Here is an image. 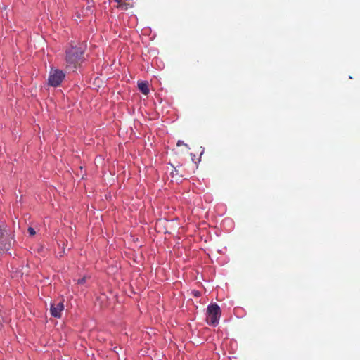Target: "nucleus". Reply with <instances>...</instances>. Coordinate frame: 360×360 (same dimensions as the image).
Here are the masks:
<instances>
[{"instance_id": "14", "label": "nucleus", "mask_w": 360, "mask_h": 360, "mask_svg": "<svg viewBox=\"0 0 360 360\" xmlns=\"http://www.w3.org/2000/svg\"><path fill=\"white\" fill-rule=\"evenodd\" d=\"M117 3H121L122 0H115Z\"/></svg>"}, {"instance_id": "5", "label": "nucleus", "mask_w": 360, "mask_h": 360, "mask_svg": "<svg viewBox=\"0 0 360 360\" xmlns=\"http://www.w3.org/2000/svg\"><path fill=\"white\" fill-rule=\"evenodd\" d=\"M64 309V304L63 302H59L56 304L51 303L50 311L51 314L55 318H60L61 317V313Z\"/></svg>"}, {"instance_id": "12", "label": "nucleus", "mask_w": 360, "mask_h": 360, "mask_svg": "<svg viewBox=\"0 0 360 360\" xmlns=\"http://www.w3.org/2000/svg\"><path fill=\"white\" fill-rule=\"evenodd\" d=\"M174 174H177V170L176 169H174V170L172 172V176H174Z\"/></svg>"}, {"instance_id": "10", "label": "nucleus", "mask_w": 360, "mask_h": 360, "mask_svg": "<svg viewBox=\"0 0 360 360\" xmlns=\"http://www.w3.org/2000/svg\"><path fill=\"white\" fill-rule=\"evenodd\" d=\"M86 282V278L83 277L77 280V284H84Z\"/></svg>"}, {"instance_id": "1", "label": "nucleus", "mask_w": 360, "mask_h": 360, "mask_svg": "<svg viewBox=\"0 0 360 360\" xmlns=\"http://www.w3.org/2000/svg\"><path fill=\"white\" fill-rule=\"evenodd\" d=\"M221 316V309L217 303H211L207 306L206 312V321L207 324L217 326Z\"/></svg>"}, {"instance_id": "11", "label": "nucleus", "mask_w": 360, "mask_h": 360, "mask_svg": "<svg viewBox=\"0 0 360 360\" xmlns=\"http://www.w3.org/2000/svg\"><path fill=\"white\" fill-rule=\"evenodd\" d=\"M176 145H177V146H183V145H184V146H186V147H188V145H187L186 143H184V141H181V140H179V141H177Z\"/></svg>"}, {"instance_id": "6", "label": "nucleus", "mask_w": 360, "mask_h": 360, "mask_svg": "<svg viewBox=\"0 0 360 360\" xmlns=\"http://www.w3.org/2000/svg\"><path fill=\"white\" fill-rule=\"evenodd\" d=\"M138 88L139 91L144 95L148 94L150 90L148 88V84L146 82H141L138 83Z\"/></svg>"}, {"instance_id": "2", "label": "nucleus", "mask_w": 360, "mask_h": 360, "mask_svg": "<svg viewBox=\"0 0 360 360\" xmlns=\"http://www.w3.org/2000/svg\"><path fill=\"white\" fill-rule=\"evenodd\" d=\"M65 77V73L58 68L51 67L48 77V84L53 87H57L60 85Z\"/></svg>"}, {"instance_id": "8", "label": "nucleus", "mask_w": 360, "mask_h": 360, "mask_svg": "<svg viewBox=\"0 0 360 360\" xmlns=\"http://www.w3.org/2000/svg\"><path fill=\"white\" fill-rule=\"evenodd\" d=\"M203 152H204V149H203V150H202V151L201 152V153H200V157H201V155H202ZM190 155H191V156L192 161H193V162H195V164H197V163H198V162H200V160H201L200 158H199L198 159V161H195V154H193V153H191V154H190Z\"/></svg>"}, {"instance_id": "9", "label": "nucleus", "mask_w": 360, "mask_h": 360, "mask_svg": "<svg viewBox=\"0 0 360 360\" xmlns=\"http://www.w3.org/2000/svg\"><path fill=\"white\" fill-rule=\"evenodd\" d=\"M27 231L30 236H34L36 233L34 229L31 226L28 228Z\"/></svg>"}, {"instance_id": "7", "label": "nucleus", "mask_w": 360, "mask_h": 360, "mask_svg": "<svg viewBox=\"0 0 360 360\" xmlns=\"http://www.w3.org/2000/svg\"><path fill=\"white\" fill-rule=\"evenodd\" d=\"M222 224L225 226H228L229 227V229H231L233 225V221L231 219L226 218L223 220Z\"/></svg>"}, {"instance_id": "3", "label": "nucleus", "mask_w": 360, "mask_h": 360, "mask_svg": "<svg viewBox=\"0 0 360 360\" xmlns=\"http://www.w3.org/2000/svg\"><path fill=\"white\" fill-rule=\"evenodd\" d=\"M84 52L82 47L72 46L66 51V62L69 64H75L82 58Z\"/></svg>"}, {"instance_id": "4", "label": "nucleus", "mask_w": 360, "mask_h": 360, "mask_svg": "<svg viewBox=\"0 0 360 360\" xmlns=\"http://www.w3.org/2000/svg\"><path fill=\"white\" fill-rule=\"evenodd\" d=\"M6 232L5 228L0 226V254L2 252L8 251L14 243L13 237L9 236H4Z\"/></svg>"}, {"instance_id": "13", "label": "nucleus", "mask_w": 360, "mask_h": 360, "mask_svg": "<svg viewBox=\"0 0 360 360\" xmlns=\"http://www.w3.org/2000/svg\"><path fill=\"white\" fill-rule=\"evenodd\" d=\"M63 253H64V250L63 251V252H60L59 256H60V257H62V256L63 255Z\"/></svg>"}]
</instances>
